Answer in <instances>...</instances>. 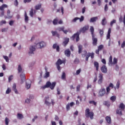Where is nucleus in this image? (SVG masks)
<instances>
[{
    "instance_id": "obj_1",
    "label": "nucleus",
    "mask_w": 125,
    "mask_h": 125,
    "mask_svg": "<svg viewBox=\"0 0 125 125\" xmlns=\"http://www.w3.org/2000/svg\"><path fill=\"white\" fill-rule=\"evenodd\" d=\"M89 28V26L88 25H85L83 26L82 28L80 29V31L78 32L77 33L74 34L72 38L73 39V40H75L76 38V42H78L79 41H80V34L81 33H85L87 30H88Z\"/></svg>"
},
{
    "instance_id": "obj_2",
    "label": "nucleus",
    "mask_w": 125,
    "mask_h": 125,
    "mask_svg": "<svg viewBox=\"0 0 125 125\" xmlns=\"http://www.w3.org/2000/svg\"><path fill=\"white\" fill-rule=\"evenodd\" d=\"M56 85V82H53L52 83L48 81L46 82V84L44 86L41 87V89H45V88H48L49 87L50 89L53 90Z\"/></svg>"
},
{
    "instance_id": "obj_3",
    "label": "nucleus",
    "mask_w": 125,
    "mask_h": 125,
    "mask_svg": "<svg viewBox=\"0 0 125 125\" xmlns=\"http://www.w3.org/2000/svg\"><path fill=\"white\" fill-rule=\"evenodd\" d=\"M125 105L124 103H122L119 105V108L116 110V114L119 116H123V111H125Z\"/></svg>"
},
{
    "instance_id": "obj_4",
    "label": "nucleus",
    "mask_w": 125,
    "mask_h": 125,
    "mask_svg": "<svg viewBox=\"0 0 125 125\" xmlns=\"http://www.w3.org/2000/svg\"><path fill=\"white\" fill-rule=\"evenodd\" d=\"M85 115L86 118H90V120H93L94 117V113L90 111L89 108H86L85 110Z\"/></svg>"
},
{
    "instance_id": "obj_5",
    "label": "nucleus",
    "mask_w": 125,
    "mask_h": 125,
    "mask_svg": "<svg viewBox=\"0 0 125 125\" xmlns=\"http://www.w3.org/2000/svg\"><path fill=\"white\" fill-rule=\"evenodd\" d=\"M18 73H21L20 76L21 79V81L23 82V81H25V73H24V71L22 69V67H21V65H19L18 68Z\"/></svg>"
},
{
    "instance_id": "obj_6",
    "label": "nucleus",
    "mask_w": 125,
    "mask_h": 125,
    "mask_svg": "<svg viewBox=\"0 0 125 125\" xmlns=\"http://www.w3.org/2000/svg\"><path fill=\"white\" fill-rule=\"evenodd\" d=\"M8 7L7 5L5 4H3L1 6H0V10L1 11L0 12V17H2V16H4V8H6Z\"/></svg>"
},
{
    "instance_id": "obj_7",
    "label": "nucleus",
    "mask_w": 125,
    "mask_h": 125,
    "mask_svg": "<svg viewBox=\"0 0 125 125\" xmlns=\"http://www.w3.org/2000/svg\"><path fill=\"white\" fill-rule=\"evenodd\" d=\"M58 31L59 32H63L65 35H67V33H68V32H71V30L70 29H68L67 30H65V27L62 26L61 27H59L57 28Z\"/></svg>"
},
{
    "instance_id": "obj_8",
    "label": "nucleus",
    "mask_w": 125,
    "mask_h": 125,
    "mask_svg": "<svg viewBox=\"0 0 125 125\" xmlns=\"http://www.w3.org/2000/svg\"><path fill=\"white\" fill-rule=\"evenodd\" d=\"M84 52L85 54H82V56H83V57H85V60L86 61H88V59L90 57V53L88 52L87 53V51H86V50H84Z\"/></svg>"
},
{
    "instance_id": "obj_9",
    "label": "nucleus",
    "mask_w": 125,
    "mask_h": 125,
    "mask_svg": "<svg viewBox=\"0 0 125 125\" xmlns=\"http://www.w3.org/2000/svg\"><path fill=\"white\" fill-rule=\"evenodd\" d=\"M99 79L98 83H99V84H101V83H103V74L102 73H100L99 74Z\"/></svg>"
},
{
    "instance_id": "obj_10",
    "label": "nucleus",
    "mask_w": 125,
    "mask_h": 125,
    "mask_svg": "<svg viewBox=\"0 0 125 125\" xmlns=\"http://www.w3.org/2000/svg\"><path fill=\"white\" fill-rule=\"evenodd\" d=\"M38 47V48H42V47H44V46H46V43L43 42H42L40 43H38L36 44V46Z\"/></svg>"
},
{
    "instance_id": "obj_11",
    "label": "nucleus",
    "mask_w": 125,
    "mask_h": 125,
    "mask_svg": "<svg viewBox=\"0 0 125 125\" xmlns=\"http://www.w3.org/2000/svg\"><path fill=\"white\" fill-rule=\"evenodd\" d=\"M92 40L93 41V42H92L93 45L94 46H96V45H97V42H98L97 38H95L94 36H92Z\"/></svg>"
},
{
    "instance_id": "obj_12",
    "label": "nucleus",
    "mask_w": 125,
    "mask_h": 125,
    "mask_svg": "<svg viewBox=\"0 0 125 125\" xmlns=\"http://www.w3.org/2000/svg\"><path fill=\"white\" fill-rule=\"evenodd\" d=\"M66 63V60H61V59H59L56 63V65H61L62 64H65Z\"/></svg>"
},
{
    "instance_id": "obj_13",
    "label": "nucleus",
    "mask_w": 125,
    "mask_h": 125,
    "mask_svg": "<svg viewBox=\"0 0 125 125\" xmlns=\"http://www.w3.org/2000/svg\"><path fill=\"white\" fill-rule=\"evenodd\" d=\"M51 34L53 37H57V38H58L59 39L60 38V34H59V33H58L56 31H52Z\"/></svg>"
},
{
    "instance_id": "obj_14",
    "label": "nucleus",
    "mask_w": 125,
    "mask_h": 125,
    "mask_svg": "<svg viewBox=\"0 0 125 125\" xmlns=\"http://www.w3.org/2000/svg\"><path fill=\"white\" fill-rule=\"evenodd\" d=\"M37 11L32 8L29 12V15L31 17H34V14H36Z\"/></svg>"
},
{
    "instance_id": "obj_15",
    "label": "nucleus",
    "mask_w": 125,
    "mask_h": 125,
    "mask_svg": "<svg viewBox=\"0 0 125 125\" xmlns=\"http://www.w3.org/2000/svg\"><path fill=\"white\" fill-rule=\"evenodd\" d=\"M30 51L29 52V54H34V51L36 50V47L34 46H31L30 48Z\"/></svg>"
},
{
    "instance_id": "obj_16",
    "label": "nucleus",
    "mask_w": 125,
    "mask_h": 125,
    "mask_svg": "<svg viewBox=\"0 0 125 125\" xmlns=\"http://www.w3.org/2000/svg\"><path fill=\"white\" fill-rule=\"evenodd\" d=\"M101 70L102 73H104V74H106V73H107V67H106V65H103L101 68Z\"/></svg>"
},
{
    "instance_id": "obj_17",
    "label": "nucleus",
    "mask_w": 125,
    "mask_h": 125,
    "mask_svg": "<svg viewBox=\"0 0 125 125\" xmlns=\"http://www.w3.org/2000/svg\"><path fill=\"white\" fill-rule=\"evenodd\" d=\"M97 20H98V17H94L90 19L89 22L90 23H94V22H96Z\"/></svg>"
},
{
    "instance_id": "obj_18",
    "label": "nucleus",
    "mask_w": 125,
    "mask_h": 125,
    "mask_svg": "<svg viewBox=\"0 0 125 125\" xmlns=\"http://www.w3.org/2000/svg\"><path fill=\"white\" fill-rule=\"evenodd\" d=\"M53 48L54 49H56V50L58 52H59V51H60V47H59V45H57V43H55L53 44Z\"/></svg>"
},
{
    "instance_id": "obj_19",
    "label": "nucleus",
    "mask_w": 125,
    "mask_h": 125,
    "mask_svg": "<svg viewBox=\"0 0 125 125\" xmlns=\"http://www.w3.org/2000/svg\"><path fill=\"white\" fill-rule=\"evenodd\" d=\"M64 41L62 43H63L64 46H66V45H67V44H68V43H69L70 39L69 38H65L64 39Z\"/></svg>"
},
{
    "instance_id": "obj_20",
    "label": "nucleus",
    "mask_w": 125,
    "mask_h": 125,
    "mask_svg": "<svg viewBox=\"0 0 125 125\" xmlns=\"http://www.w3.org/2000/svg\"><path fill=\"white\" fill-rule=\"evenodd\" d=\"M45 99V102H44L45 104H46V105H47L48 106H50L51 103L48 102V100H49V97H46Z\"/></svg>"
},
{
    "instance_id": "obj_21",
    "label": "nucleus",
    "mask_w": 125,
    "mask_h": 125,
    "mask_svg": "<svg viewBox=\"0 0 125 125\" xmlns=\"http://www.w3.org/2000/svg\"><path fill=\"white\" fill-rule=\"evenodd\" d=\"M105 93H106V90H105L104 88H103L100 90V95L101 96H104V95H105Z\"/></svg>"
},
{
    "instance_id": "obj_22",
    "label": "nucleus",
    "mask_w": 125,
    "mask_h": 125,
    "mask_svg": "<svg viewBox=\"0 0 125 125\" xmlns=\"http://www.w3.org/2000/svg\"><path fill=\"white\" fill-rule=\"evenodd\" d=\"M94 66L95 68H96V71H98L99 70V63L97 62H94Z\"/></svg>"
},
{
    "instance_id": "obj_23",
    "label": "nucleus",
    "mask_w": 125,
    "mask_h": 125,
    "mask_svg": "<svg viewBox=\"0 0 125 125\" xmlns=\"http://www.w3.org/2000/svg\"><path fill=\"white\" fill-rule=\"evenodd\" d=\"M64 54L67 56V57H70L71 56V51L69 49L65 50L64 51Z\"/></svg>"
},
{
    "instance_id": "obj_24",
    "label": "nucleus",
    "mask_w": 125,
    "mask_h": 125,
    "mask_svg": "<svg viewBox=\"0 0 125 125\" xmlns=\"http://www.w3.org/2000/svg\"><path fill=\"white\" fill-rule=\"evenodd\" d=\"M112 31V29L109 28L108 30L107 34L106 35V40H109L110 39V37H111V31Z\"/></svg>"
},
{
    "instance_id": "obj_25",
    "label": "nucleus",
    "mask_w": 125,
    "mask_h": 125,
    "mask_svg": "<svg viewBox=\"0 0 125 125\" xmlns=\"http://www.w3.org/2000/svg\"><path fill=\"white\" fill-rule=\"evenodd\" d=\"M13 90L16 93V94H18V91L17 90V89H16V84L14 83L13 85Z\"/></svg>"
},
{
    "instance_id": "obj_26",
    "label": "nucleus",
    "mask_w": 125,
    "mask_h": 125,
    "mask_svg": "<svg viewBox=\"0 0 125 125\" xmlns=\"http://www.w3.org/2000/svg\"><path fill=\"white\" fill-rule=\"evenodd\" d=\"M83 52V45H79L78 46V53L79 54H81Z\"/></svg>"
},
{
    "instance_id": "obj_27",
    "label": "nucleus",
    "mask_w": 125,
    "mask_h": 125,
    "mask_svg": "<svg viewBox=\"0 0 125 125\" xmlns=\"http://www.w3.org/2000/svg\"><path fill=\"white\" fill-rule=\"evenodd\" d=\"M26 87L27 89H29L31 87V81H28L26 83Z\"/></svg>"
},
{
    "instance_id": "obj_28",
    "label": "nucleus",
    "mask_w": 125,
    "mask_h": 125,
    "mask_svg": "<svg viewBox=\"0 0 125 125\" xmlns=\"http://www.w3.org/2000/svg\"><path fill=\"white\" fill-rule=\"evenodd\" d=\"M10 10H8L7 11V17H5V19H6V18H8V19L12 18V16H10Z\"/></svg>"
},
{
    "instance_id": "obj_29",
    "label": "nucleus",
    "mask_w": 125,
    "mask_h": 125,
    "mask_svg": "<svg viewBox=\"0 0 125 125\" xmlns=\"http://www.w3.org/2000/svg\"><path fill=\"white\" fill-rule=\"evenodd\" d=\"M119 22L120 23H122V22H123L124 25H125V15L124 16L123 20V18H122V17L119 18Z\"/></svg>"
},
{
    "instance_id": "obj_30",
    "label": "nucleus",
    "mask_w": 125,
    "mask_h": 125,
    "mask_svg": "<svg viewBox=\"0 0 125 125\" xmlns=\"http://www.w3.org/2000/svg\"><path fill=\"white\" fill-rule=\"evenodd\" d=\"M105 120L106 121L107 123L108 124H111L112 121L111 120V117H109V116H106L105 117Z\"/></svg>"
},
{
    "instance_id": "obj_31",
    "label": "nucleus",
    "mask_w": 125,
    "mask_h": 125,
    "mask_svg": "<svg viewBox=\"0 0 125 125\" xmlns=\"http://www.w3.org/2000/svg\"><path fill=\"white\" fill-rule=\"evenodd\" d=\"M90 31L92 35V37L94 36V28L93 26H90Z\"/></svg>"
},
{
    "instance_id": "obj_32",
    "label": "nucleus",
    "mask_w": 125,
    "mask_h": 125,
    "mask_svg": "<svg viewBox=\"0 0 125 125\" xmlns=\"http://www.w3.org/2000/svg\"><path fill=\"white\" fill-rule=\"evenodd\" d=\"M41 8H42V4H37L35 6L36 10H39V9H41Z\"/></svg>"
},
{
    "instance_id": "obj_33",
    "label": "nucleus",
    "mask_w": 125,
    "mask_h": 125,
    "mask_svg": "<svg viewBox=\"0 0 125 125\" xmlns=\"http://www.w3.org/2000/svg\"><path fill=\"white\" fill-rule=\"evenodd\" d=\"M24 17H25L24 20L26 23H27L28 21H29V17L27 15V13L26 12H25V13H24Z\"/></svg>"
},
{
    "instance_id": "obj_34",
    "label": "nucleus",
    "mask_w": 125,
    "mask_h": 125,
    "mask_svg": "<svg viewBox=\"0 0 125 125\" xmlns=\"http://www.w3.org/2000/svg\"><path fill=\"white\" fill-rule=\"evenodd\" d=\"M17 118L19 120H21V119H23V115L22 114H21V113H18Z\"/></svg>"
},
{
    "instance_id": "obj_35",
    "label": "nucleus",
    "mask_w": 125,
    "mask_h": 125,
    "mask_svg": "<svg viewBox=\"0 0 125 125\" xmlns=\"http://www.w3.org/2000/svg\"><path fill=\"white\" fill-rule=\"evenodd\" d=\"M53 25H57L58 24V19L56 18L53 21Z\"/></svg>"
},
{
    "instance_id": "obj_36",
    "label": "nucleus",
    "mask_w": 125,
    "mask_h": 125,
    "mask_svg": "<svg viewBox=\"0 0 125 125\" xmlns=\"http://www.w3.org/2000/svg\"><path fill=\"white\" fill-rule=\"evenodd\" d=\"M89 103L90 104H92L93 105H94V106H96L97 105V102L94 101H89Z\"/></svg>"
},
{
    "instance_id": "obj_37",
    "label": "nucleus",
    "mask_w": 125,
    "mask_h": 125,
    "mask_svg": "<svg viewBox=\"0 0 125 125\" xmlns=\"http://www.w3.org/2000/svg\"><path fill=\"white\" fill-rule=\"evenodd\" d=\"M99 34L101 37H103V35H104V31L103 29L99 30Z\"/></svg>"
},
{
    "instance_id": "obj_38",
    "label": "nucleus",
    "mask_w": 125,
    "mask_h": 125,
    "mask_svg": "<svg viewBox=\"0 0 125 125\" xmlns=\"http://www.w3.org/2000/svg\"><path fill=\"white\" fill-rule=\"evenodd\" d=\"M117 99L116 96H112L110 97V100L112 101V102H115V101Z\"/></svg>"
},
{
    "instance_id": "obj_39",
    "label": "nucleus",
    "mask_w": 125,
    "mask_h": 125,
    "mask_svg": "<svg viewBox=\"0 0 125 125\" xmlns=\"http://www.w3.org/2000/svg\"><path fill=\"white\" fill-rule=\"evenodd\" d=\"M105 21H106V18H104L102 21V25H103V26H104V25H106V22H105Z\"/></svg>"
},
{
    "instance_id": "obj_40",
    "label": "nucleus",
    "mask_w": 125,
    "mask_h": 125,
    "mask_svg": "<svg viewBox=\"0 0 125 125\" xmlns=\"http://www.w3.org/2000/svg\"><path fill=\"white\" fill-rule=\"evenodd\" d=\"M62 80H66V74L63 72L62 75Z\"/></svg>"
},
{
    "instance_id": "obj_41",
    "label": "nucleus",
    "mask_w": 125,
    "mask_h": 125,
    "mask_svg": "<svg viewBox=\"0 0 125 125\" xmlns=\"http://www.w3.org/2000/svg\"><path fill=\"white\" fill-rule=\"evenodd\" d=\"M5 124L6 125H8V124H9V119L7 117L5 118Z\"/></svg>"
},
{
    "instance_id": "obj_42",
    "label": "nucleus",
    "mask_w": 125,
    "mask_h": 125,
    "mask_svg": "<svg viewBox=\"0 0 125 125\" xmlns=\"http://www.w3.org/2000/svg\"><path fill=\"white\" fill-rule=\"evenodd\" d=\"M109 62L111 65L113 64V57L110 56L109 59Z\"/></svg>"
},
{
    "instance_id": "obj_43",
    "label": "nucleus",
    "mask_w": 125,
    "mask_h": 125,
    "mask_svg": "<svg viewBox=\"0 0 125 125\" xmlns=\"http://www.w3.org/2000/svg\"><path fill=\"white\" fill-rule=\"evenodd\" d=\"M3 58L5 59L6 62H9V59L8 58V57L6 56H3Z\"/></svg>"
},
{
    "instance_id": "obj_44",
    "label": "nucleus",
    "mask_w": 125,
    "mask_h": 125,
    "mask_svg": "<svg viewBox=\"0 0 125 125\" xmlns=\"http://www.w3.org/2000/svg\"><path fill=\"white\" fill-rule=\"evenodd\" d=\"M120 84H121V82H120V81H118L116 84V88H117V89L120 88Z\"/></svg>"
},
{
    "instance_id": "obj_45",
    "label": "nucleus",
    "mask_w": 125,
    "mask_h": 125,
    "mask_svg": "<svg viewBox=\"0 0 125 125\" xmlns=\"http://www.w3.org/2000/svg\"><path fill=\"white\" fill-rule=\"evenodd\" d=\"M116 20H113L112 21L110 22V26L111 27H113V25L114 24V23H116Z\"/></svg>"
},
{
    "instance_id": "obj_46",
    "label": "nucleus",
    "mask_w": 125,
    "mask_h": 125,
    "mask_svg": "<svg viewBox=\"0 0 125 125\" xmlns=\"http://www.w3.org/2000/svg\"><path fill=\"white\" fill-rule=\"evenodd\" d=\"M10 92H11V89H10V88H8L7 90L6 91V94H9Z\"/></svg>"
},
{
    "instance_id": "obj_47",
    "label": "nucleus",
    "mask_w": 125,
    "mask_h": 125,
    "mask_svg": "<svg viewBox=\"0 0 125 125\" xmlns=\"http://www.w3.org/2000/svg\"><path fill=\"white\" fill-rule=\"evenodd\" d=\"M111 90V89L109 87H106V94H109L110 93V91Z\"/></svg>"
},
{
    "instance_id": "obj_48",
    "label": "nucleus",
    "mask_w": 125,
    "mask_h": 125,
    "mask_svg": "<svg viewBox=\"0 0 125 125\" xmlns=\"http://www.w3.org/2000/svg\"><path fill=\"white\" fill-rule=\"evenodd\" d=\"M104 47V46L103 45H100L98 46V49L99 50H102Z\"/></svg>"
},
{
    "instance_id": "obj_49",
    "label": "nucleus",
    "mask_w": 125,
    "mask_h": 125,
    "mask_svg": "<svg viewBox=\"0 0 125 125\" xmlns=\"http://www.w3.org/2000/svg\"><path fill=\"white\" fill-rule=\"evenodd\" d=\"M117 63H118V59L116 58H114L113 64H117Z\"/></svg>"
},
{
    "instance_id": "obj_50",
    "label": "nucleus",
    "mask_w": 125,
    "mask_h": 125,
    "mask_svg": "<svg viewBox=\"0 0 125 125\" xmlns=\"http://www.w3.org/2000/svg\"><path fill=\"white\" fill-rule=\"evenodd\" d=\"M75 64H79L80 63V61L78 60V59H75V60L74 61Z\"/></svg>"
},
{
    "instance_id": "obj_51",
    "label": "nucleus",
    "mask_w": 125,
    "mask_h": 125,
    "mask_svg": "<svg viewBox=\"0 0 125 125\" xmlns=\"http://www.w3.org/2000/svg\"><path fill=\"white\" fill-rule=\"evenodd\" d=\"M66 111H69L70 110V104H68L66 106Z\"/></svg>"
},
{
    "instance_id": "obj_52",
    "label": "nucleus",
    "mask_w": 125,
    "mask_h": 125,
    "mask_svg": "<svg viewBox=\"0 0 125 125\" xmlns=\"http://www.w3.org/2000/svg\"><path fill=\"white\" fill-rule=\"evenodd\" d=\"M13 79V75H10L8 78V81L10 83L11 81Z\"/></svg>"
},
{
    "instance_id": "obj_53",
    "label": "nucleus",
    "mask_w": 125,
    "mask_h": 125,
    "mask_svg": "<svg viewBox=\"0 0 125 125\" xmlns=\"http://www.w3.org/2000/svg\"><path fill=\"white\" fill-rule=\"evenodd\" d=\"M82 72V69H79L76 71V75H80V73Z\"/></svg>"
},
{
    "instance_id": "obj_54",
    "label": "nucleus",
    "mask_w": 125,
    "mask_h": 125,
    "mask_svg": "<svg viewBox=\"0 0 125 125\" xmlns=\"http://www.w3.org/2000/svg\"><path fill=\"white\" fill-rule=\"evenodd\" d=\"M108 5L107 4H105L104 6V11L106 12V11H108Z\"/></svg>"
},
{
    "instance_id": "obj_55",
    "label": "nucleus",
    "mask_w": 125,
    "mask_h": 125,
    "mask_svg": "<svg viewBox=\"0 0 125 125\" xmlns=\"http://www.w3.org/2000/svg\"><path fill=\"white\" fill-rule=\"evenodd\" d=\"M84 20V17H83V16H81V18H79V20L80 22H83V21Z\"/></svg>"
},
{
    "instance_id": "obj_56",
    "label": "nucleus",
    "mask_w": 125,
    "mask_h": 125,
    "mask_svg": "<svg viewBox=\"0 0 125 125\" xmlns=\"http://www.w3.org/2000/svg\"><path fill=\"white\" fill-rule=\"evenodd\" d=\"M80 18L78 17H76L73 20H72V22H77V20H79Z\"/></svg>"
},
{
    "instance_id": "obj_57",
    "label": "nucleus",
    "mask_w": 125,
    "mask_h": 125,
    "mask_svg": "<svg viewBox=\"0 0 125 125\" xmlns=\"http://www.w3.org/2000/svg\"><path fill=\"white\" fill-rule=\"evenodd\" d=\"M125 47V41H123V43L121 44L122 48H124Z\"/></svg>"
},
{
    "instance_id": "obj_58",
    "label": "nucleus",
    "mask_w": 125,
    "mask_h": 125,
    "mask_svg": "<svg viewBox=\"0 0 125 125\" xmlns=\"http://www.w3.org/2000/svg\"><path fill=\"white\" fill-rule=\"evenodd\" d=\"M104 105H105L106 106H107V107H110V103L108 102H105Z\"/></svg>"
},
{
    "instance_id": "obj_59",
    "label": "nucleus",
    "mask_w": 125,
    "mask_h": 125,
    "mask_svg": "<svg viewBox=\"0 0 125 125\" xmlns=\"http://www.w3.org/2000/svg\"><path fill=\"white\" fill-rule=\"evenodd\" d=\"M18 1L17 0H15L14 1V5H15V6H18Z\"/></svg>"
},
{
    "instance_id": "obj_60",
    "label": "nucleus",
    "mask_w": 125,
    "mask_h": 125,
    "mask_svg": "<svg viewBox=\"0 0 125 125\" xmlns=\"http://www.w3.org/2000/svg\"><path fill=\"white\" fill-rule=\"evenodd\" d=\"M14 23V21H11L9 23L10 26H12Z\"/></svg>"
},
{
    "instance_id": "obj_61",
    "label": "nucleus",
    "mask_w": 125,
    "mask_h": 125,
    "mask_svg": "<svg viewBox=\"0 0 125 125\" xmlns=\"http://www.w3.org/2000/svg\"><path fill=\"white\" fill-rule=\"evenodd\" d=\"M77 91H80V88H81V85L79 84L77 86Z\"/></svg>"
},
{
    "instance_id": "obj_62",
    "label": "nucleus",
    "mask_w": 125,
    "mask_h": 125,
    "mask_svg": "<svg viewBox=\"0 0 125 125\" xmlns=\"http://www.w3.org/2000/svg\"><path fill=\"white\" fill-rule=\"evenodd\" d=\"M2 24H6V21H1L0 22V25H2Z\"/></svg>"
},
{
    "instance_id": "obj_63",
    "label": "nucleus",
    "mask_w": 125,
    "mask_h": 125,
    "mask_svg": "<svg viewBox=\"0 0 125 125\" xmlns=\"http://www.w3.org/2000/svg\"><path fill=\"white\" fill-rule=\"evenodd\" d=\"M90 57L92 59H93L94 58V53H90Z\"/></svg>"
},
{
    "instance_id": "obj_64",
    "label": "nucleus",
    "mask_w": 125,
    "mask_h": 125,
    "mask_svg": "<svg viewBox=\"0 0 125 125\" xmlns=\"http://www.w3.org/2000/svg\"><path fill=\"white\" fill-rule=\"evenodd\" d=\"M49 77V72H47L45 73V78Z\"/></svg>"
}]
</instances>
